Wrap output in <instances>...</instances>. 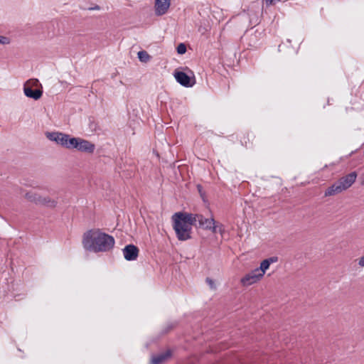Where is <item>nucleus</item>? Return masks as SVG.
Returning <instances> with one entry per match:
<instances>
[{
  "mask_svg": "<svg viewBox=\"0 0 364 364\" xmlns=\"http://www.w3.org/2000/svg\"><path fill=\"white\" fill-rule=\"evenodd\" d=\"M79 140V137H71L68 134V137L67 139V146H65V147L69 149H77Z\"/></svg>",
  "mask_w": 364,
  "mask_h": 364,
  "instance_id": "nucleus-15",
  "label": "nucleus"
},
{
  "mask_svg": "<svg viewBox=\"0 0 364 364\" xmlns=\"http://www.w3.org/2000/svg\"><path fill=\"white\" fill-rule=\"evenodd\" d=\"M356 178L357 173L355 171H353L341 178L337 181L340 185L342 191H343L350 188L353 185V183L355 181Z\"/></svg>",
  "mask_w": 364,
  "mask_h": 364,
  "instance_id": "nucleus-6",
  "label": "nucleus"
},
{
  "mask_svg": "<svg viewBox=\"0 0 364 364\" xmlns=\"http://www.w3.org/2000/svg\"><path fill=\"white\" fill-rule=\"evenodd\" d=\"M41 196L38 193L33 191L28 192L26 194V198L31 202L36 203V205H40Z\"/></svg>",
  "mask_w": 364,
  "mask_h": 364,
  "instance_id": "nucleus-14",
  "label": "nucleus"
},
{
  "mask_svg": "<svg viewBox=\"0 0 364 364\" xmlns=\"http://www.w3.org/2000/svg\"><path fill=\"white\" fill-rule=\"evenodd\" d=\"M265 1H266L267 4L272 3V0H265Z\"/></svg>",
  "mask_w": 364,
  "mask_h": 364,
  "instance_id": "nucleus-26",
  "label": "nucleus"
},
{
  "mask_svg": "<svg viewBox=\"0 0 364 364\" xmlns=\"http://www.w3.org/2000/svg\"><path fill=\"white\" fill-rule=\"evenodd\" d=\"M171 355V350H166V352H164L162 353H160L159 355L153 356L151 359V363L152 364H161L164 361H165L166 359L170 358Z\"/></svg>",
  "mask_w": 364,
  "mask_h": 364,
  "instance_id": "nucleus-12",
  "label": "nucleus"
},
{
  "mask_svg": "<svg viewBox=\"0 0 364 364\" xmlns=\"http://www.w3.org/2000/svg\"><path fill=\"white\" fill-rule=\"evenodd\" d=\"M124 257L127 261L136 260L139 255V249L134 245H127L122 250Z\"/></svg>",
  "mask_w": 364,
  "mask_h": 364,
  "instance_id": "nucleus-8",
  "label": "nucleus"
},
{
  "mask_svg": "<svg viewBox=\"0 0 364 364\" xmlns=\"http://www.w3.org/2000/svg\"><path fill=\"white\" fill-rule=\"evenodd\" d=\"M186 52V46L184 43H181L177 46V53L178 54H184Z\"/></svg>",
  "mask_w": 364,
  "mask_h": 364,
  "instance_id": "nucleus-19",
  "label": "nucleus"
},
{
  "mask_svg": "<svg viewBox=\"0 0 364 364\" xmlns=\"http://www.w3.org/2000/svg\"><path fill=\"white\" fill-rule=\"evenodd\" d=\"M82 243L87 251L95 253L107 252L114 248L115 240L113 236L100 229H92L83 234Z\"/></svg>",
  "mask_w": 364,
  "mask_h": 364,
  "instance_id": "nucleus-1",
  "label": "nucleus"
},
{
  "mask_svg": "<svg viewBox=\"0 0 364 364\" xmlns=\"http://www.w3.org/2000/svg\"><path fill=\"white\" fill-rule=\"evenodd\" d=\"M206 282L210 285L211 288L214 287V282L210 278H206Z\"/></svg>",
  "mask_w": 364,
  "mask_h": 364,
  "instance_id": "nucleus-23",
  "label": "nucleus"
},
{
  "mask_svg": "<svg viewBox=\"0 0 364 364\" xmlns=\"http://www.w3.org/2000/svg\"><path fill=\"white\" fill-rule=\"evenodd\" d=\"M263 277L255 269L246 274L240 280L241 284L245 287H248L259 282Z\"/></svg>",
  "mask_w": 364,
  "mask_h": 364,
  "instance_id": "nucleus-5",
  "label": "nucleus"
},
{
  "mask_svg": "<svg viewBox=\"0 0 364 364\" xmlns=\"http://www.w3.org/2000/svg\"><path fill=\"white\" fill-rule=\"evenodd\" d=\"M196 222L198 223L200 227L205 230H210L213 233L217 232V227H215V221L213 218H205L201 215H196Z\"/></svg>",
  "mask_w": 364,
  "mask_h": 364,
  "instance_id": "nucleus-4",
  "label": "nucleus"
},
{
  "mask_svg": "<svg viewBox=\"0 0 364 364\" xmlns=\"http://www.w3.org/2000/svg\"><path fill=\"white\" fill-rule=\"evenodd\" d=\"M137 55H138L139 59L141 62H147L150 58L149 55L145 50H141V51L138 52Z\"/></svg>",
  "mask_w": 364,
  "mask_h": 364,
  "instance_id": "nucleus-18",
  "label": "nucleus"
},
{
  "mask_svg": "<svg viewBox=\"0 0 364 364\" xmlns=\"http://www.w3.org/2000/svg\"><path fill=\"white\" fill-rule=\"evenodd\" d=\"M266 260L269 262V264H271L272 263L277 262L278 261V257H271L266 259Z\"/></svg>",
  "mask_w": 364,
  "mask_h": 364,
  "instance_id": "nucleus-22",
  "label": "nucleus"
},
{
  "mask_svg": "<svg viewBox=\"0 0 364 364\" xmlns=\"http://www.w3.org/2000/svg\"><path fill=\"white\" fill-rule=\"evenodd\" d=\"M90 10H94V9H97V10H98V9H100V7H99L98 6H95V7H94V8H90Z\"/></svg>",
  "mask_w": 364,
  "mask_h": 364,
  "instance_id": "nucleus-25",
  "label": "nucleus"
},
{
  "mask_svg": "<svg viewBox=\"0 0 364 364\" xmlns=\"http://www.w3.org/2000/svg\"><path fill=\"white\" fill-rule=\"evenodd\" d=\"M46 136L49 140L55 141L62 146L65 147L67 146V139L68 137V134H67L61 132H47Z\"/></svg>",
  "mask_w": 364,
  "mask_h": 364,
  "instance_id": "nucleus-7",
  "label": "nucleus"
},
{
  "mask_svg": "<svg viewBox=\"0 0 364 364\" xmlns=\"http://www.w3.org/2000/svg\"><path fill=\"white\" fill-rule=\"evenodd\" d=\"M215 227H217V232H219L221 235H223V233L225 232V228L223 225H222L221 223H215Z\"/></svg>",
  "mask_w": 364,
  "mask_h": 364,
  "instance_id": "nucleus-21",
  "label": "nucleus"
},
{
  "mask_svg": "<svg viewBox=\"0 0 364 364\" xmlns=\"http://www.w3.org/2000/svg\"><path fill=\"white\" fill-rule=\"evenodd\" d=\"M95 149V145L92 142L80 138L77 150L81 152L92 154Z\"/></svg>",
  "mask_w": 364,
  "mask_h": 364,
  "instance_id": "nucleus-10",
  "label": "nucleus"
},
{
  "mask_svg": "<svg viewBox=\"0 0 364 364\" xmlns=\"http://www.w3.org/2000/svg\"><path fill=\"white\" fill-rule=\"evenodd\" d=\"M173 229L178 240L185 241L191 238L192 225H196V218L186 213H176L173 217Z\"/></svg>",
  "mask_w": 364,
  "mask_h": 364,
  "instance_id": "nucleus-2",
  "label": "nucleus"
},
{
  "mask_svg": "<svg viewBox=\"0 0 364 364\" xmlns=\"http://www.w3.org/2000/svg\"><path fill=\"white\" fill-rule=\"evenodd\" d=\"M40 205H44L48 208H55L57 205V201L49 197H41Z\"/></svg>",
  "mask_w": 364,
  "mask_h": 364,
  "instance_id": "nucleus-16",
  "label": "nucleus"
},
{
  "mask_svg": "<svg viewBox=\"0 0 364 364\" xmlns=\"http://www.w3.org/2000/svg\"><path fill=\"white\" fill-rule=\"evenodd\" d=\"M171 4V0H155V13L157 16L165 14Z\"/></svg>",
  "mask_w": 364,
  "mask_h": 364,
  "instance_id": "nucleus-9",
  "label": "nucleus"
},
{
  "mask_svg": "<svg viewBox=\"0 0 364 364\" xmlns=\"http://www.w3.org/2000/svg\"><path fill=\"white\" fill-rule=\"evenodd\" d=\"M270 264H269V262L265 259H264L261 263H260V266L259 267H257V268H255L256 269L258 270V272L262 276L264 277V273L266 272L267 269H269Z\"/></svg>",
  "mask_w": 364,
  "mask_h": 364,
  "instance_id": "nucleus-17",
  "label": "nucleus"
},
{
  "mask_svg": "<svg viewBox=\"0 0 364 364\" xmlns=\"http://www.w3.org/2000/svg\"><path fill=\"white\" fill-rule=\"evenodd\" d=\"M10 43V39L8 37L0 35V44L8 45Z\"/></svg>",
  "mask_w": 364,
  "mask_h": 364,
  "instance_id": "nucleus-20",
  "label": "nucleus"
},
{
  "mask_svg": "<svg viewBox=\"0 0 364 364\" xmlns=\"http://www.w3.org/2000/svg\"><path fill=\"white\" fill-rule=\"evenodd\" d=\"M173 75L177 82L183 87H192L196 84L194 75L191 77L183 71H175Z\"/></svg>",
  "mask_w": 364,
  "mask_h": 364,
  "instance_id": "nucleus-3",
  "label": "nucleus"
},
{
  "mask_svg": "<svg viewBox=\"0 0 364 364\" xmlns=\"http://www.w3.org/2000/svg\"><path fill=\"white\" fill-rule=\"evenodd\" d=\"M28 82L23 86L24 95L29 98L35 100L40 99L43 95V91L40 90H33L31 87L27 85Z\"/></svg>",
  "mask_w": 364,
  "mask_h": 364,
  "instance_id": "nucleus-11",
  "label": "nucleus"
},
{
  "mask_svg": "<svg viewBox=\"0 0 364 364\" xmlns=\"http://www.w3.org/2000/svg\"><path fill=\"white\" fill-rule=\"evenodd\" d=\"M343 191L338 184V181L335 182L333 185L329 186L324 193V196H331L341 193Z\"/></svg>",
  "mask_w": 364,
  "mask_h": 364,
  "instance_id": "nucleus-13",
  "label": "nucleus"
},
{
  "mask_svg": "<svg viewBox=\"0 0 364 364\" xmlns=\"http://www.w3.org/2000/svg\"><path fill=\"white\" fill-rule=\"evenodd\" d=\"M358 264L360 267H364V255L361 257L359 259Z\"/></svg>",
  "mask_w": 364,
  "mask_h": 364,
  "instance_id": "nucleus-24",
  "label": "nucleus"
}]
</instances>
